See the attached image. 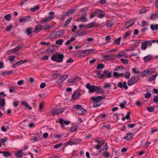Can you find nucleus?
<instances>
[{
    "instance_id": "obj_1",
    "label": "nucleus",
    "mask_w": 158,
    "mask_h": 158,
    "mask_svg": "<svg viewBox=\"0 0 158 158\" xmlns=\"http://www.w3.org/2000/svg\"><path fill=\"white\" fill-rule=\"evenodd\" d=\"M103 98L101 96H98L97 97H92L91 99L93 101V106L94 107L96 108L100 106V101Z\"/></svg>"
},
{
    "instance_id": "obj_2",
    "label": "nucleus",
    "mask_w": 158,
    "mask_h": 158,
    "mask_svg": "<svg viewBox=\"0 0 158 158\" xmlns=\"http://www.w3.org/2000/svg\"><path fill=\"white\" fill-rule=\"evenodd\" d=\"M64 58V56L63 54H58L53 55L51 59L52 61L60 63L62 62Z\"/></svg>"
},
{
    "instance_id": "obj_3",
    "label": "nucleus",
    "mask_w": 158,
    "mask_h": 158,
    "mask_svg": "<svg viewBox=\"0 0 158 158\" xmlns=\"http://www.w3.org/2000/svg\"><path fill=\"white\" fill-rule=\"evenodd\" d=\"M94 51V50L91 49L79 51L77 52V53L79 57H85Z\"/></svg>"
},
{
    "instance_id": "obj_4",
    "label": "nucleus",
    "mask_w": 158,
    "mask_h": 158,
    "mask_svg": "<svg viewBox=\"0 0 158 158\" xmlns=\"http://www.w3.org/2000/svg\"><path fill=\"white\" fill-rule=\"evenodd\" d=\"M108 149V146L107 143H106L103 148L99 150V153L103 152L104 153V155L105 157L108 158L109 156V154L108 152H106V151Z\"/></svg>"
},
{
    "instance_id": "obj_5",
    "label": "nucleus",
    "mask_w": 158,
    "mask_h": 158,
    "mask_svg": "<svg viewBox=\"0 0 158 158\" xmlns=\"http://www.w3.org/2000/svg\"><path fill=\"white\" fill-rule=\"evenodd\" d=\"M138 80V78L136 76H134L131 77L128 81L127 82L128 85H132L137 82Z\"/></svg>"
},
{
    "instance_id": "obj_6",
    "label": "nucleus",
    "mask_w": 158,
    "mask_h": 158,
    "mask_svg": "<svg viewBox=\"0 0 158 158\" xmlns=\"http://www.w3.org/2000/svg\"><path fill=\"white\" fill-rule=\"evenodd\" d=\"M152 45V43L150 40L146 41L142 43L141 45V49L142 50H145L147 47H151Z\"/></svg>"
},
{
    "instance_id": "obj_7",
    "label": "nucleus",
    "mask_w": 158,
    "mask_h": 158,
    "mask_svg": "<svg viewBox=\"0 0 158 158\" xmlns=\"http://www.w3.org/2000/svg\"><path fill=\"white\" fill-rule=\"evenodd\" d=\"M86 87L88 89L89 93H93L95 91L97 86L91 85L89 83H88L86 85Z\"/></svg>"
},
{
    "instance_id": "obj_8",
    "label": "nucleus",
    "mask_w": 158,
    "mask_h": 158,
    "mask_svg": "<svg viewBox=\"0 0 158 158\" xmlns=\"http://www.w3.org/2000/svg\"><path fill=\"white\" fill-rule=\"evenodd\" d=\"M95 13L98 17L101 19L104 18L105 16V13L103 11L98 9L95 11Z\"/></svg>"
},
{
    "instance_id": "obj_9",
    "label": "nucleus",
    "mask_w": 158,
    "mask_h": 158,
    "mask_svg": "<svg viewBox=\"0 0 158 158\" xmlns=\"http://www.w3.org/2000/svg\"><path fill=\"white\" fill-rule=\"evenodd\" d=\"M64 111V109L62 108L59 109H54L51 111L52 114L53 115H56L60 114Z\"/></svg>"
},
{
    "instance_id": "obj_10",
    "label": "nucleus",
    "mask_w": 158,
    "mask_h": 158,
    "mask_svg": "<svg viewBox=\"0 0 158 158\" xmlns=\"http://www.w3.org/2000/svg\"><path fill=\"white\" fill-rule=\"evenodd\" d=\"M135 23V20L132 19L127 22L124 25V27L125 28H127L132 26Z\"/></svg>"
},
{
    "instance_id": "obj_11",
    "label": "nucleus",
    "mask_w": 158,
    "mask_h": 158,
    "mask_svg": "<svg viewBox=\"0 0 158 158\" xmlns=\"http://www.w3.org/2000/svg\"><path fill=\"white\" fill-rule=\"evenodd\" d=\"M134 136V134L133 133L131 132H129L124 137L123 139L126 140L128 141L132 139Z\"/></svg>"
},
{
    "instance_id": "obj_12",
    "label": "nucleus",
    "mask_w": 158,
    "mask_h": 158,
    "mask_svg": "<svg viewBox=\"0 0 158 158\" xmlns=\"http://www.w3.org/2000/svg\"><path fill=\"white\" fill-rule=\"evenodd\" d=\"M112 75V72L108 73L107 70H104L103 72V75L102 77H103V78L106 77L110 78Z\"/></svg>"
},
{
    "instance_id": "obj_13",
    "label": "nucleus",
    "mask_w": 158,
    "mask_h": 158,
    "mask_svg": "<svg viewBox=\"0 0 158 158\" xmlns=\"http://www.w3.org/2000/svg\"><path fill=\"white\" fill-rule=\"evenodd\" d=\"M80 93L79 91H76L72 95V98L73 100H75L77 99L80 95Z\"/></svg>"
},
{
    "instance_id": "obj_14",
    "label": "nucleus",
    "mask_w": 158,
    "mask_h": 158,
    "mask_svg": "<svg viewBox=\"0 0 158 158\" xmlns=\"http://www.w3.org/2000/svg\"><path fill=\"white\" fill-rule=\"evenodd\" d=\"M64 34L63 31H60L55 32L54 33V36L55 38H58L59 37L62 36Z\"/></svg>"
},
{
    "instance_id": "obj_15",
    "label": "nucleus",
    "mask_w": 158,
    "mask_h": 158,
    "mask_svg": "<svg viewBox=\"0 0 158 158\" xmlns=\"http://www.w3.org/2000/svg\"><path fill=\"white\" fill-rule=\"evenodd\" d=\"M153 57L152 55H149L144 57L143 59L145 62H147L152 59Z\"/></svg>"
},
{
    "instance_id": "obj_16",
    "label": "nucleus",
    "mask_w": 158,
    "mask_h": 158,
    "mask_svg": "<svg viewBox=\"0 0 158 158\" xmlns=\"http://www.w3.org/2000/svg\"><path fill=\"white\" fill-rule=\"evenodd\" d=\"M118 56L120 58L123 57L125 58H127L128 57V55L125 52H119L118 54Z\"/></svg>"
},
{
    "instance_id": "obj_17",
    "label": "nucleus",
    "mask_w": 158,
    "mask_h": 158,
    "mask_svg": "<svg viewBox=\"0 0 158 158\" xmlns=\"http://www.w3.org/2000/svg\"><path fill=\"white\" fill-rule=\"evenodd\" d=\"M42 26L40 25H37L35 27V30L34 32L35 34H37L42 29Z\"/></svg>"
},
{
    "instance_id": "obj_18",
    "label": "nucleus",
    "mask_w": 158,
    "mask_h": 158,
    "mask_svg": "<svg viewBox=\"0 0 158 158\" xmlns=\"http://www.w3.org/2000/svg\"><path fill=\"white\" fill-rule=\"evenodd\" d=\"M53 18V17L52 16H50L46 18L45 19L41 20L40 22L41 23L43 22H48L50 21Z\"/></svg>"
},
{
    "instance_id": "obj_19",
    "label": "nucleus",
    "mask_w": 158,
    "mask_h": 158,
    "mask_svg": "<svg viewBox=\"0 0 158 158\" xmlns=\"http://www.w3.org/2000/svg\"><path fill=\"white\" fill-rule=\"evenodd\" d=\"M23 150L16 151L15 152V155L17 157H20L23 155Z\"/></svg>"
},
{
    "instance_id": "obj_20",
    "label": "nucleus",
    "mask_w": 158,
    "mask_h": 158,
    "mask_svg": "<svg viewBox=\"0 0 158 158\" xmlns=\"http://www.w3.org/2000/svg\"><path fill=\"white\" fill-rule=\"evenodd\" d=\"M68 77L67 74H65L61 77L59 79L58 81V82H62L64 81Z\"/></svg>"
},
{
    "instance_id": "obj_21",
    "label": "nucleus",
    "mask_w": 158,
    "mask_h": 158,
    "mask_svg": "<svg viewBox=\"0 0 158 158\" xmlns=\"http://www.w3.org/2000/svg\"><path fill=\"white\" fill-rule=\"evenodd\" d=\"M70 145L77 144L79 143V142L77 139H70L69 140Z\"/></svg>"
},
{
    "instance_id": "obj_22",
    "label": "nucleus",
    "mask_w": 158,
    "mask_h": 158,
    "mask_svg": "<svg viewBox=\"0 0 158 158\" xmlns=\"http://www.w3.org/2000/svg\"><path fill=\"white\" fill-rule=\"evenodd\" d=\"M158 75V73H156L155 74L152 75V76L149 77H148V81L150 82L156 79V77Z\"/></svg>"
},
{
    "instance_id": "obj_23",
    "label": "nucleus",
    "mask_w": 158,
    "mask_h": 158,
    "mask_svg": "<svg viewBox=\"0 0 158 158\" xmlns=\"http://www.w3.org/2000/svg\"><path fill=\"white\" fill-rule=\"evenodd\" d=\"M158 18V13H153L151 16V19L152 20H155Z\"/></svg>"
},
{
    "instance_id": "obj_24",
    "label": "nucleus",
    "mask_w": 158,
    "mask_h": 158,
    "mask_svg": "<svg viewBox=\"0 0 158 158\" xmlns=\"http://www.w3.org/2000/svg\"><path fill=\"white\" fill-rule=\"evenodd\" d=\"M150 28L152 31L157 30L158 29V24H153L150 25Z\"/></svg>"
},
{
    "instance_id": "obj_25",
    "label": "nucleus",
    "mask_w": 158,
    "mask_h": 158,
    "mask_svg": "<svg viewBox=\"0 0 158 158\" xmlns=\"http://www.w3.org/2000/svg\"><path fill=\"white\" fill-rule=\"evenodd\" d=\"M95 23L92 22L88 24L86 26V27L88 29H92L95 27Z\"/></svg>"
},
{
    "instance_id": "obj_26",
    "label": "nucleus",
    "mask_w": 158,
    "mask_h": 158,
    "mask_svg": "<svg viewBox=\"0 0 158 158\" xmlns=\"http://www.w3.org/2000/svg\"><path fill=\"white\" fill-rule=\"evenodd\" d=\"M5 105V99L2 97H0V105L1 106L4 107Z\"/></svg>"
},
{
    "instance_id": "obj_27",
    "label": "nucleus",
    "mask_w": 158,
    "mask_h": 158,
    "mask_svg": "<svg viewBox=\"0 0 158 158\" xmlns=\"http://www.w3.org/2000/svg\"><path fill=\"white\" fill-rule=\"evenodd\" d=\"M86 112V110L84 109L81 108L77 111V113L81 115L84 114Z\"/></svg>"
},
{
    "instance_id": "obj_28",
    "label": "nucleus",
    "mask_w": 158,
    "mask_h": 158,
    "mask_svg": "<svg viewBox=\"0 0 158 158\" xmlns=\"http://www.w3.org/2000/svg\"><path fill=\"white\" fill-rule=\"evenodd\" d=\"M124 75V74L123 73H117L116 72H114V73H113V75L115 77H121L123 76Z\"/></svg>"
},
{
    "instance_id": "obj_29",
    "label": "nucleus",
    "mask_w": 158,
    "mask_h": 158,
    "mask_svg": "<svg viewBox=\"0 0 158 158\" xmlns=\"http://www.w3.org/2000/svg\"><path fill=\"white\" fill-rule=\"evenodd\" d=\"M3 155L5 157H8L9 156H11V152L8 151L3 152Z\"/></svg>"
},
{
    "instance_id": "obj_30",
    "label": "nucleus",
    "mask_w": 158,
    "mask_h": 158,
    "mask_svg": "<svg viewBox=\"0 0 158 158\" xmlns=\"http://www.w3.org/2000/svg\"><path fill=\"white\" fill-rule=\"evenodd\" d=\"M95 91L98 93L100 94H102L104 93L103 91L102 90L101 88L97 86Z\"/></svg>"
},
{
    "instance_id": "obj_31",
    "label": "nucleus",
    "mask_w": 158,
    "mask_h": 158,
    "mask_svg": "<svg viewBox=\"0 0 158 158\" xmlns=\"http://www.w3.org/2000/svg\"><path fill=\"white\" fill-rule=\"evenodd\" d=\"M14 71L11 70L10 71L3 72L2 74L3 76H6V75H9L11 74H14Z\"/></svg>"
},
{
    "instance_id": "obj_32",
    "label": "nucleus",
    "mask_w": 158,
    "mask_h": 158,
    "mask_svg": "<svg viewBox=\"0 0 158 158\" xmlns=\"http://www.w3.org/2000/svg\"><path fill=\"white\" fill-rule=\"evenodd\" d=\"M105 67V65L102 64H99L97 67V69L98 70H102Z\"/></svg>"
},
{
    "instance_id": "obj_33",
    "label": "nucleus",
    "mask_w": 158,
    "mask_h": 158,
    "mask_svg": "<svg viewBox=\"0 0 158 158\" xmlns=\"http://www.w3.org/2000/svg\"><path fill=\"white\" fill-rule=\"evenodd\" d=\"M131 35V32L130 31H128L125 33L123 37V40H124L127 38L128 36H130Z\"/></svg>"
},
{
    "instance_id": "obj_34",
    "label": "nucleus",
    "mask_w": 158,
    "mask_h": 158,
    "mask_svg": "<svg viewBox=\"0 0 158 158\" xmlns=\"http://www.w3.org/2000/svg\"><path fill=\"white\" fill-rule=\"evenodd\" d=\"M80 20L83 22H85L88 21L87 18L85 16H82L80 18Z\"/></svg>"
},
{
    "instance_id": "obj_35",
    "label": "nucleus",
    "mask_w": 158,
    "mask_h": 158,
    "mask_svg": "<svg viewBox=\"0 0 158 158\" xmlns=\"http://www.w3.org/2000/svg\"><path fill=\"white\" fill-rule=\"evenodd\" d=\"M32 28L31 27L27 28L26 30L27 34L28 35H31L32 33Z\"/></svg>"
},
{
    "instance_id": "obj_36",
    "label": "nucleus",
    "mask_w": 158,
    "mask_h": 158,
    "mask_svg": "<svg viewBox=\"0 0 158 158\" xmlns=\"http://www.w3.org/2000/svg\"><path fill=\"white\" fill-rule=\"evenodd\" d=\"M75 39V38L73 37H72L71 38L70 40H67L65 44V45H68L69 44H70L71 43V42L73 41H74Z\"/></svg>"
},
{
    "instance_id": "obj_37",
    "label": "nucleus",
    "mask_w": 158,
    "mask_h": 158,
    "mask_svg": "<svg viewBox=\"0 0 158 158\" xmlns=\"http://www.w3.org/2000/svg\"><path fill=\"white\" fill-rule=\"evenodd\" d=\"M130 118V113L129 112H127L126 115L124 117H123L122 118V120L124 121H125V119H128Z\"/></svg>"
},
{
    "instance_id": "obj_38",
    "label": "nucleus",
    "mask_w": 158,
    "mask_h": 158,
    "mask_svg": "<svg viewBox=\"0 0 158 158\" xmlns=\"http://www.w3.org/2000/svg\"><path fill=\"white\" fill-rule=\"evenodd\" d=\"M74 10H75L73 9H70L65 14V15L66 16H68L69 15L72 14L73 13V12Z\"/></svg>"
},
{
    "instance_id": "obj_39",
    "label": "nucleus",
    "mask_w": 158,
    "mask_h": 158,
    "mask_svg": "<svg viewBox=\"0 0 158 158\" xmlns=\"http://www.w3.org/2000/svg\"><path fill=\"white\" fill-rule=\"evenodd\" d=\"M144 75H145L147 76L148 75H150L151 74L150 72V71L149 69H148L143 71Z\"/></svg>"
},
{
    "instance_id": "obj_40",
    "label": "nucleus",
    "mask_w": 158,
    "mask_h": 158,
    "mask_svg": "<svg viewBox=\"0 0 158 158\" xmlns=\"http://www.w3.org/2000/svg\"><path fill=\"white\" fill-rule=\"evenodd\" d=\"M63 41H64V40L63 39H60V40H57L56 41V43L57 45H61L62 44Z\"/></svg>"
},
{
    "instance_id": "obj_41",
    "label": "nucleus",
    "mask_w": 158,
    "mask_h": 158,
    "mask_svg": "<svg viewBox=\"0 0 158 158\" xmlns=\"http://www.w3.org/2000/svg\"><path fill=\"white\" fill-rule=\"evenodd\" d=\"M72 18L71 17H69L65 22V24L64 25V27H65L67 26L69 23L71 22L72 20Z\"/></svg>"
},
{
    "instance_id": "obj_42",
    "label": "nucleus",
    "mask_w": 158,
    "mask_h": 158,
    "mask_svg": "<svg viewBox=\"0 0 158 158\" xmlns=\"http://www.w3.org/2000/svg\"><path fill=\"white\" fill-rule=\"evenodd\" d=\"M106 117V115L104 114H101L98 116V119L103 120H104L105 117Z\"/></svg>"
},
{
    "instance_id": "obj_43",
    "label": "nucleus",
    "mask_w": 158,
    "mask_h": 158,
    "mask_svg": "<svg viewBox=\"0 0 158 158\" xmlns=\"http://www.w3.org/2000/svg\"><path fill=\"white\" fill-rule=\"evenodd\" d=\"M132 70L133 73L134 74H139L140 73V72L139 71L137 70L135 68H133Z\"/></svg>"
},
{
    "instance_id": "obj_44",
    "label": "nucleus",
    "mask_w": 158,
    "mask_h": 158,
    "mask_svg": "<svg viewBox=\"0 0 158 158\" xmlns=\"http://www.w3.org/2000/svg\"><path fill=\"white\" fill-rule=\"evenodd\" d=\"M113 24V23L112 21H109L107 22L106 24V27H110Z\"/></svg>"
},
{
    "instance_id": "obj_45",
    "label": "nucleus",
    "mask_w": 158,
    "mask_h": 158,
    "mask_svg": "<svg viewBox=\"0 0 158 158\" xmlns=\"http://www.w3.org/2000/svg\"><path fill=\"white\" fill-rule=\"evenodd\" d=\"M21 48L20 46H18L16 47L15 48L12 49L11 50V51L12 52H16L18 51L20 48Z\"/></svg>"
},
{
    "instance_id": "obj_46",
    "label": "nucleus",
    "mask_w": 158,
    "mask_h": 158,
    "mask_svg": "<svg viewBox=\"0 0 158 158\" xmlns=\"http://www.w3.org/2000/svg\"><path fill=\"white\" fill-rule=\"evenodd\" d=\"M124 76L126 79H128L130 77V73L129 72L127 71L126 72Z\"/></svg>"
},
{
    "instance_id": "obj_47",
    "label": "nucleus",
    "mask_w": 158,
    "mask_h": 158,
    "mask_svg": "<svg viewBox=\"0 0 158 158\" xmlns=\"http://www.w3.org/2000/svg\"><path fill=\"white\" fill-rule=\"evenodd\" d=\"M127 103V101H124L123 102H121L120 104V106L121 108H123L125 107L126 104Z\"/></svg>"
},
{
    "instance_id": "obj_48",
    "label": "nucleus",
    "mask_w": 158,
    "mask_h": 158,
    "mask_svg": "<svg viewBox=\"0 0 158 158\" xmlns=\"http://www.w3.org/2000/svg\"><path fill=\"white\" fill-rule=\"evenodd\" d=\"M121 61L124 64H127L128 63L129 61L127 59H125L123 58L121 59Z\"/></svg>"
},
{
    "instance_id": "obj_49",
    "label": "nucleus",
    "mask_w": 158,
    "mask_h": 158,
    "mask_svg": "<svg viewBox=\"0 0 158 158\" xmlns=\"http://www.w3.org/2000/svg\"><path fill=\"white\" fill-rule=\"evenodd\" d=\"M151 95V94L149 92H147L144 94V97L146 99H149Z\"/></svg>"
},
{
    "instance_id": "obj_50",
    "label": "nucleus",
    "mask_w": 158,
    "mask_h": 158,
    "mask_svg": "<svg viewBox=\"0 0 158 158\" xmlns=\"http://www.w3.org/2000/svg\"><path fill=\"white\" fill-rule=\"evenodd\" d=\"M44 30H46L50 29L51 26L48 24H46L44 26Z\"/></svg>"
},
{
    "instance_id": "obj_51",
    "label": "nucleus",
    "mask_w": 158,
    "mask_h": 158,
    "mask_svg": "<svg viewBox=\"0 0 158 158\" xmlns=\"http://www.w3.org/2000/svg\"><path fill=\"white\" fill-rule=\"evenodd\" d=\"M76 81V78H72L69 79H68V82L70 83H73L75 82Z\"/></svg>"
},
{
    "instance_id": "obj_52",
    "label": "nucleus",
    "mask_w": 158,
    "mask_h": 158,
    "mask_svg": "<svg viewBox=\"0 0 158 158\" xmlns=\"http://www.w3.org/2000/svg\"><path fill=\"white\" fill-rule=\"evenodd\" d=\"M82 108V106L81 105H76L74 106V110H77L80 109Z\"/></svg>"
},
{
    "instance_id": "obj_53",
    "label": "nucleus",
    "mask_w": 158,
    "mask_h": 158,
    "mask_svg": "<svg viewBox=\"0 0 158 158\" xmlns=\"http://www.w3.org/2000/svg\"><path fill=\"white\" fill-rule=\"evenodd\" d=\"M77 126H73L71 127L70 131L72 132H75L77 129Z\"/></svg>"
},
{
    "instance_id": "obj_54",
    "label": "nucleus",
    "mask_w": 158,
    "mask_h": 158,
    "mask_svg": "<svg viewBox=\"0 0 158 158\" xmlns=\"http://www.w3.org/2000/svg\"><path fill=\"white\" fill-rule=\"evenodd\" d=\"M121 37H119L117 40H115L114 41V42L115 43L117 44L118 45H119L120 43V42L121 41Z\"/></svg>"
},
{
    "instance_id": "obj_55",
    "label": "nucleus",
    "mask_w": 158,
    "mask_h": 158,
    "mask_svg": "<svg viewBox=\"0 0 158 158\" xmlns=\"http://www.w3.org/2000/svg\"><path fill=\"white\" fill-rule=\"evenodd\" d=\"M151 143V141L149 142L148 141H147L145 143V144L143 145V147L145 148H148L150 145V144Z\"/></svg>"
},
{
    "instance_id": "obj_56",
    "label": "nucleus",
    "mask_w": 158,
    "mask_h": 158,
    "mask_svg": "<svg viewBox=\"0 0 158 158\" xmlns=\"http://www.w3.org/2000/svg\"><path fill=\"white\" fill-rule=\"evenodd\" d=\"M154 109V107L153 106H151L150 107L147 108V110L150 112H152Z\"/></svg>"
},
{
    "instance_id": "obj_57",
    "label": "nucleus",
    "mask_w": 158,
    "mask_h": 158,
    "mask_svg": "<svg viewBox=\"0 0 158 158\" xmlns=\"http://www.w3.org/2000/svg\"><path fill=\"white\" fill-rule=\"evenodd\" d=\"M101 144L100 143H99L97 145H95L94 148L96 149L97 150L100 149L101 148Z\"/></svg>"
},
{
    "instance_id": "obj_58",
    "label": "nucleus",
    "mask_w": 158,
    "mask_h": 158,
    "mask_svg": "<svg viewBox=\"0 0 158 158\" xmlns=\"http://www.w3.org/2000/svg\"><path fill=\"white\" fill-rule=\"evenodd\" d=\"M7 140V139L6 137H4L3 138L1 139H0V143H4L6 142Z\"/></svg>"
},
{
    "instance_id": "obj_59",
    "label": "nucleus",
    "mask_w": 158,
    "mask_h": 158,
    "mask_svg": "<svg viewBox=\"0 0 158 158\" xmlns=\"http://www.w3.org/2000/svg\"><path fill=\"white\" fill-rule=\"evenodd\" d=\"M97 76H99V77L101 78H103V77H102V76L103 75V73L101 74L98 71H97L95 72Z\"/></svg>"
},
{
    "instance_id": "obj_60",
    "label": "nucleus",
    "mask_w": 158,
    "mask_h": 158,
    "mask_svg": "<svg viewBox=\"0 0 158 158\" xmlns=\"http://www.w3.org/2000/svg\"><path fill=\"white\" fill-rule=\"evenodd\" d=\"M38 140L36 136H33L30 139V140L33 142H35Z\"/></svg>"
},
{
    "instance_id": "obj_61",
    "label": "nucleus",
    "mask_w": 158,
    "mask_h": 158,
    "mask_svg": "<svg viewBox=\"0 0 158 158\" xmlns=\"http://www.w3.org/2000/svg\"><path fill=\"white\" fill-rule=\"evenodd\" d=\"M111 87V85L108 83H105L104 84L103 88L105 89L109 88Z\"/></svg>"
},
{
    "instance_id": "obj_62",
    "label": "nucleus",
    "mask_w": 158,
    "mask_h": 158,
    "mask_svg": "<svg viewBox=\"0 0 158 158\" xmlns=\"http://www.w3.org/2000/svg\"><path fill=\"white\" fill-rule=\"evenodd\" d=\"M4 18L7 20H9L11 18L10 14H7L4 16Z\"/></svg>"
},
{
    "instance_id": "obj_63",
    "label": "nucleus",
    "mask_w": 158,
    "mask_h": 158,
    "mask_svg": "<svg viewBox=\"0 0 158 158\" xmlns=\"http://www.w3.org/2000/svg\"><path fill=\"white\" fill-rule=\"evenodd\" d=\"M31 17L30 16H27L24 18V21L25 22L30 21L31 20Z\"/></svg>"
},
{
    "instance_id": "obj_64",
    "label": "nucleus",
    "mask_w": 158,
    "mask_h": 158,
    "mask_svg": "<svg viewBox=\"0 0 158 158\" xmlns=\"http://www.w3.org/2000/svg\"><path fill=\"white\" fill-rule=\"evenodd\" d=\"M62 145V144L61 143H59L55 145L53 147L57 149L59 148Z\"/></svg>"
}]
</instances>
